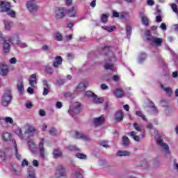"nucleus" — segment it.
Returning a JSON list of instances; mask_svg holds the SVG:
<instances>
[{
    "label": "nucleus",
    "mask_w": 178,
    "mask_h": 178,
    "mask_svg": "<svg viewBox=\"0 0 178 178\" xmlns=\"http://www.w3.org/2000/svg\"><path fill=\"white\" fill-rule=\"evenodd\" d=\"M120 79V77H119V76H118V75H114L113 76V81H119Z\"/></svg>",
    "instance_id": "obj_62"
},
{
    "label": "nucleus",
    "mask_w": 178,
    "mask_h": 178,
    "mask_svg": "<svg viewBox=\"0 0 178 178\" xmlns=\"http://www.w3.org/2000/svg\"><path fill=\"white\" fill-rule=\"evenodd\" d=\"M46 72L48 73L49 74H52L54 73V69L49 66H46Z\"/></svg>",
    "instance_id": "obj_44"
},
{
    "label": "nucleus",
    "mask_w": 178,
    "mask_h": 178,
    "mask_svg": "<svg viewBox=\"0 0 178 178\" xmlns=\"http://www.w3.org/2000/svg\"><path fill=\"white\" fill-rule=\"evenodd\" d=\"M12 149L10 147H6L5 152H1L0 154V162H3V161H6V156L8 155V152L11 151Z\"/></svg>",
    "instance_id": "obj_15"
},
{
    "label": "nucleus",
    "mask_w": 178,
    "mask_h": 178,
    "mask_svg": "<svg viewBox=\"0 0 178 178\" xmlns=\"http://www.w3.org/2000/svg\"><path fill=\"white\" fill-rule=\"evenodd\" d=\"M37 129L34 128V127L29 126L25 131L24 135H23V131H22V129H19L18 132V136H19L22 140H29V138H30V136H33V134H34V133H35Z\"/></svg>",
    "instance_id": "obj_3"
},
{
    "label": "nucleus",
    "mask_w": 178,
    "mask_h": 178,
    "mask_svg": "<svg viewBox=\"0 0 178 178\" xmlns=\"http://www.w3.org/2000/svg\"><path fill=\"white\" fill-rule=\"evenodd\" d=\"M0 41L3 42V49L4 54H9L10 51V42H12L10 38L6 40L4 38H2V36L0 35Z\"/></svg>",
    "instance_id": "obj_5"
},
{
    "label": "nucleus",
    "mask_w": 178,
    "mask_h": 178,
    "mask_svg": "<svg viewBox=\"0 0 178 178\" xmlns=\"http://www.w3.org/2000/svg\"><path fill=\"white\" fill-rule=\"evenodd\" d=\"M55 35H56V41H62V39L63 38V37L62 36V34H60V33L56 32Z\"/></svg>",
    "instance_id": "obj_39"
},
{
    "label": "nucleus",
    "mask_w": 178,
    "mask_h": 178,
    "mask_svg": "<svg viewBox=\"0 0 178 178\" xmlns=\"http://www.w3.org/2000/svg\"><path fill=\"white\" fill-rule=\"evenodd\" d=\"M85 97H88V98H94V97H95V94L93 93L91 91H86L84 94Z\"/></svg>",
    "instance_id": "obj_35"
},
{
    "label": "nucleus",
    "mask_w": 178,
    "mask_h": 178,
    "mask_svg": "<svg viewBox=\"0 0 178 178\" xmlns=\"http://www.w3.org/2000/svg\"><path fill=\"white\" fill-rule=\"evenodd\" d=\"M127 134L128 136H130L131 137H132V138H134L135 141H140V137L136 135V133L135 131L129 132Z\"/></svg>",
    "instance_id": "obj_31"
},
{
    "label": "nucleus",
    "mask_w": 178,
    "mask_h": 178,
    "mask_svg": "<svg viewBox=\"0 0 178 178\" xmlns=\"http://www.w3.org/2000/svg\"><path fill=\"white\" fill-rule=\"evenodd\" d=\"M111 48V46L108 44H105L104 47L102 48L103 51H105V49H108V55H113L111 51H109V49Z\"/></svg>",
    "instance_id": "obj_45"
},
{
    "label": "nucleus",
    "mask_w": 178,
    "mask_h": 178,
    "mask_svg": "<svg viewBox=\"0 0 178 178\" xmlns=\"http://www.w3.org/2000/svg\"><path fill=\"white\" fill-rule=\"evenodd\" d=\"M12 101V93L10 91L6 92L1 98V104L3 106H8Z\"/></svg>",
    "instance_id": "obj_4"
},
{
    "label": "nucleus",
    "mask_w": 178,
    "mask_h": 178,
    "mask_svg": "<svg viewBox=\"0 0 178 178\" xmlns=\"http://www.w3.org/2000/svg\"><path fill=\"white\" fill-rule=\"evenodd\" d=\"M10 2L0 1V12H6L10 17H16V13L10 9Z\"/></svg>",
    "instance_id": "obj_2"
},
{
    "label": "nucleus",
    "mask_w": 178,
    "mask_h": 178,
    "mask_svg": "<svg viewBox=\"0 0 178 178\" xmlns=\"http://www.w3.org/2000/svg\"><path fill=\"white\" fill-rule=\"evenodd\" d=\"M161 88H162V90H164L165 92H166L167 95H168V97H170L172 95V89L170 88H165V86H163V84H161L160 85Z\"/></svg>",
    "instance_id": "obj_28"
},
{
    "label": "nucleus",
    "mask_w": 178,
    "mask_h": 178,
    "mask_svg": "<svg viewBox=\"0 0 178 178\" xmlns=\"http://www.w3.org/2000/svg\"><path fill=\"white\" fill-rule=\"evenodd\" d=\"M49 93V88H43V95H48V94Z\"/></svg>",
    "instance_id": "obj_50"
},
{
    "label": "nucleus",
    "mask_w": 178,
    "mask_h": 178,
    "mask_svg": "<svg viewBox=\"0 0 178 178\" xmlns=\"http://www.w3.org/2000/svg\"><path fill=\"white\" fill-rule=\"evenodd\" d=\"M103 123H105V117L104 116V115L99 118H94L92 119V124L95 127L102 126Z\"/></svg>",
    "instance_id": "obj_7"
},
{
    "label": "nucleus",
    "mask_w": 178,
    "mask_h": 178,
    "mask_svg": "<svg viewBox=\"0 0 178 178\" xmlns=\"http://www.w3.org/2000/svg\"><path fill=\"white\" fill-rule=\"evenodd\" d=\"M22 166L24 168V166H29V161L26 159H24L22 162Z\"/></svg>",
    "instance_id": "obj_54"
},
{
    "label": "nucleus",
    "mask_w": 178,
    "mask_h": 178,
    "mask_svg": "<svg viewBox=\"0 0 178 178\" xmlns=\"http://www.w3.org/2000/svg\"><path fill=\"white\" fill-rule=\"evenodd\" d=\"M26 107L28 109H31L33 108V104H31V102H28L26 104Z\"/></svg>",
    "instance_id": "obj_60"
},
{
    "label": "nucleus",
    "mask_w": 178,
    "mask_h": 178,
    "mask_svg": "<svg viewBox=\"0 0 178 178\" xmlns=\"http://www.w3.org/2000/svg\"><path fill=\"white\" fill-rule=\"evenodd\" d=\"M56 178H66V172L65 171V168H63L61 165H58L56 168Z\"/></svg>",
    "instance_id": "obj_9"
},
{
    "label": "nucleus",
    "mask_w": 178,
    "mask_h": 178,
    "mask_svg": "<svg viewBox=\"0 0 178 178\" xmlns=\"http://www.w3.org/2000/svg\"><path fill=\"white\" fill-rule=\"evenodd\" d=\"M5 122L6 123H10V124H12V123H13V119L10 117H6L5 118Z\"/></svg>",
    "instance_id": "obj_48"
},
{
    "label": "nucleus",
    "mask_w": 178,
    "mask_h": 178,
    "mask_svg": "<svg viewBox=\"0 0 178 178\" xmlns=\"http://www.w3.org/2000/svg\"><path fill=\"white\" fill-rule=\"evenodd\" d=\"M63 62V58H62V56H56L55 60L53 63L54 67H55L56 69H58V67H59V66L62 65Z\"/></svg>",
    "instance_id": "obj_13"
},
{
    "label": "nucleus",
    "mask_w": 178,
    "mask_h": 178,
    "mask_svg": "<svg viewBox=\"0 0 178 178\" xmlns=\"http://www.w3.org/2000/svg\"><path fill=\"white\" fill-rule=\"evenodd\" d=\"M124 118V115L123 114V111L122 110H119L116 111L115 119L117 122H122L123 120V118Z\"/></svg>",
    "instance_id": "obj_16"
},
{
    "label": "nucleus",
    "mask_w": 178,
    "mask_h": 178,
    "mask_svg": "<svg viewBox=\"0 0 178 178\" xmlns=\"http://www.w3.org/2000/svg\"><path fill=\"white\" fill-rule=\"evenodd\" d=\"M87 88V86H86V83L81 82L77 86L76 90L78 91H86V89Z\"/></svg>",
    "instance_id": "obj_26"
},
{
    "label": "nucleus",
    "mask_w": 178,
    "mask_h": 178,
    "mask_svg": "<svg viewBox=\"0 0 178 178\" xmlns=\"http://www.w3.org/2000/svg\"><path fill=\"white\" fill-rule=\"evenodd\" d=\"M56 19H63L65 17V8L56 7L54 10Z\"/></svg>",
    "instance_id": "obj_6"
},
{
    "label": "nucleus",
    "mask_w": 178,
    "mask_h": 178,
    "mask_svg": "<svg viewBox=\"0 0 178 178\" xmlns=\"http://www.w3.org/2000/svg\"><path fill=\"white\" fill-rule=\"evenodd\" d=\"M17 88L21 94L24 91V85L23 84V79H19L17 84Z\"/></svg>",
    "instance_id": "obj_18"
},
{
    "label": "nucleus",
    "mask_w": 178,
    "mask_h": 178,
    "mask_svg": "<svg viewBox=\"0 0 178 178\" xmlns=\"http://www.w3.org/2000/svg\"><path fill=\"white\" fill-rule=\"evenodd\" d=\"M75 138H78V139L81 138L82 140H85L86 141H87L88 140V137H87V136H86L84 134L80 133L79 131L75 132Z\"/></svg>",
    "instance_id": "obj_21"
},
{
    "label": "nucleus",
    "mask_w": 178,
    "mask_h": 178,
    "mask_svg": "<svg viewBox=\"0 0 178 178\" xmlns=\"http://www.w3.org/2000/svg\"><path fill=\"white\" fill-rule=\"evenodd\" d=\"M76 157L79 159H87V155L83 154V153H77L76 154Z\"/></svg>",
    "instance_id": "obj_36"
},
{
    "label": "nucleus",
    "mask_w": 178,
    "mask_h": 178,
    "mask_svg": "<svg viewBox=\"0 0 178 178\" xmlns=\"http://www.w3.org/2000/svg\"><path fill=\"white\" fill-rule=\"evenodd\" d=\"M3 138H4L5 141H9L10 140V134L6 132L3 134Z\"/></svg>",
    "instance_id": "obj_38"
},
{
    "label": "nucleus",
    "mask_w": 178,
    "mask_h": 178,
    "mask_svg": "<svg viewBox=\"0 0 178 178\" xmlns=\"http://www.w3.org/2000/svg\"><path fill=\"white\" fill-rule=\"evenodd\" d=\"M76 13H77V10L74 7H72L67 11V15L69 17H76Z\"/></svg>",
    "instance_id": "obj_20"
},
{
    "label": "nucleus",
    "mask_w": 178,
    "mask_h": 178,
    "mask_svg": "<svg viewBox=\"0 0 178 178\" xmlns=\"http://www.w3.org/2000/svg\"><path fill=\"white\" fill-rule=\"evenodd\" d=\"M28 178H37L35 177V170L33 167L28 169Z\"/></svg>",
    "instance_id": "obj_23"
},
{
    "label": "nucleus",
    "mask_w": 178,
    "mask_h": 178,
    "mask_svg": "<svg viewBox=\"0 0 178 178\" xmlns=\"http://www.w3.org/2000/svg\"><path fill=\"white\" fill-rule=\"evenodd\" d=\"M14 149L15 151V158L18 160L20 161L22 159V156L20 154H19V149H17V144L16 143V141L14 142Z\"/></svg>",
    "instance_id": "obj_24"
},
{
    "label": "nucleus",
    "mask_w": 178,
    "mask_h": 178,
    "mask_svg": "<svg viewBox=\"0 0 178 178\" xmlns=\"http://www.w3.org/2000/svg\"><path fill=\"white\" fill-rule=\"evenodd\" d=\"M16 62H17V60L15 57L10 58V63H11V65H16Z\"/></svg>",
    "instance_id": "obj_52"
},
{
    "label": "nucleus",
    "mask_w": 178,
    "mask_h": 178,
    "mask_svg": "<svg viewBox=\"0 0 178 178\" xmlns=\"http://www.w3.org/2000/svg\"><path fill=\"white\" fill-rule=\"evenodd\" d=\"M114 95L117 97V98H123V96L124 95V91L120 88H116L113 91Z\"/></svg>",
    "instance_id": "obj_17"
},
{
    "label": "nucleus",
    "mask_w": 178,
    "mask_h": 178,
    "mask_svg": "<svg viewBox=\"0 0 178 178\" xmlns=\"http://www.w3.org/2000/svg\"><path fill=\"white\" fill-rule=\"evenodd\" d=\"M67 149H69V151H80L77 147H76V146L74 145H70L67 146Z\"/></svg>",
    "instance_id": "obj_40"
},
{
    "label": "nucleus",
    "mask_w": 178,
    "mask_h": 178,
    "mask_svg": "<svg viewBox=\"0 0 178 178\" xmlns=\"http://www.w3.org/2000/svg\"><path fill=\"white\" fill-rule=\"evenodd\" d=\"M63 153L62 151L59 150V149H54L53 151V156L55 159H58V158L62 157Z\"/></svg>",
    "instance_id": "obj_22"
},
{
    "label": "nucleus",
    "mask_w": 178,
    "mask_h": 178,
    "mask_svg": "<svg viewBox=\"0 0 178 178\" xmlns=\"http://www.w3.org/2000/svg\"><path fill=\"white\" fill-rule=\"evenodd\" d=\"M49 134L50 136H52L53 137H55L58 136V131L54 127H52L49 130Z\"/></svg>",
    "instance_id": "obj_32"
},
{
    "label": "nucleus",
    "mask_w": 178,
    "mask_h": 178,
    "mask_svg": "<svg viewBox=\"0 0 178 178\" xmlns=\"http://www.w3.org/2000/svg\"><path fill=\"white\" fill-rule=\"evenodd\" d=\"M33 166H35V168H38V166L40 165V163H38V161L33 160Z\"/></svg>",
    "instance_id": "obj_59"
},
{
    "label": "nucleus",
    "mask_w": 178,
    "mask_h": 178,
    "mask_svg": "<svg viewBox=\"0 0 178 178\" xmlns=\"http://www.w3.org/2000/svg\"><path fill=\"white\" fill-rule=\"evenodd\" d=\"M122 143L124 147H129V145H130V139H129V137L127 136H124L122 137Z\"/></svg>",
    "instance_id": "obj_27"
},
{
    "label": "nucleus",
    "mask_w": 178,
    "mask_h": 178,
    "mask_svg": "<svg viewBox=\"0 0 178 178\" xmlns=\"http://www.w3.org/2000/svg\"><path fill=\"white\" fill-rule=\"evenodd\" d=\"M43 86L44 88H49V85L48 84V81L47 80H43Z\"/></svg>",
    "instance_id": "obj_55"
},
{
    "label": "nucleus",
    "mask_w": 178,
    "mask_h": 178,
    "mask_svg": "<svg viewBox=\"0 0 178 178\" xmlns=\"http://www.w3.org/2000/svg\"><path fill=\"white\" fill-rule=\"evenodd\" d=\"M93 102L94 104H102L104 102V98L97 97V95H95V97H93Z\"/></svg>",
    "instance_id": "obj_29"
},
{
    "label": "nucleus",
    "mask_w": 178,
    "mask_h": 178,
    "mask_svg": "<svg viewBox=\"0 0 178 178\" xmlns=\"http://www.w3.org/2000/svg\"><path fill=\"white\" fill-rule=\"evenodd\" d=\"M99 144L104 148H106L108 147V142L105 140H101Z\"/></svg>",
    "instance_id": "obj_49"
},
{
    "label": "nucleus",
    "mask_w": 178,
    "mask_h": 178,
    "mask_svg": "<svg viewBox=\"0 0 178 178\" xmlns=\"http://www.w3.org/2000/svg\"><path fill=\"white\" fill-rule=\"evenodd\" d=\"M39 115H40V116H42V117L45 116V115H46L45 111H44L43 109H40L39 111Z\"/></svg>",
    "instance_id": "obj_57"
},
{
    "label": "nucleus",
    "mask_w": 178,
    "mask_h": 178,
    "mask_svg": "<svg viewBox=\"0 0 178 178\" xmlns=\"http://www.w3.org/2000/svg\"><path fill=\"white\" fill-rule=\"evenodd\" d=\"M140 16L141 17L143 24H144V26H149V19H148V17H147V15H145V13H144V12H140Z\"/></svg>",
    "instance_id": "obj_14"
},
{
    "label": "nucleus",
    "mask_w": 178,
    "mask_h": 178,
    "mask_svg": "<svg viewBox=\"0 0 178 178\" xmlns=\"http://www.w3.org/2000/svg\"><path fill=\"white\" fill-rule=\"evenodd\" d=\"M160 29H161V30H166L168 29V27L166 26V24L161 23V24L160 25Z\"/></svg>",
    "instance_id": "obj_58"
},
{
    "label": "nucleus",
    "mask_w": 178,
    "mask_h": 178,
    "mask_svg": "<svg viewBox=\"0 0 178 178\" xmlns=\"http://www.w3.org/2000/svg\"><path fill=\"white\" fill-rule=\"evenodd\" d=\"M129 155H130V152H127V151L119 150L117 152V156H129Z\"/></svg>",
    "instance_id": "obj_30"
},
{
    "label": "nucleus",
    "mask_w": 178,
    "mask_h": 178,
    "mask_svg": "<svg viewBox=\"0 0 178 178\" xmlns=\"http://www.w3.org/2000/svg\"><path fill=\"white\" fill-rule=\"evenodd\" d=\"M63 105H62V102H57L56 103V108L58 109H60V108H62Z\"/></svg>",
    "instance_id": "obj_63"
},
{
    "label": "nucleus",
    "mask_w": 178,
    "mask_h": 178,
    "mask_svg": "<svg viewBox=\"0 0 178 178\" xmlns=\"http://www.w3.org/2000/svg\"><path fill=\"white\" fill-rule=\"evenodd\" d=\"M127 35L128 38H130V36L131 35V27L127 26Z\"/></svg>",
    "instance_id": "obj_46"
},
{
    "label": "nucleus",
    "mask_w": 178,
    "mask_h": 178,
    "mask_svg": "<svg viewBox=\"0 0 178 178\" xmlns=\"http://www.w3.org/2000/svg\"><path fill=\"white\" fill-rule=\"evenodd\" d=\"M143 126L138 124L137 122L134 123V129L136 130V131H143Z\"/></svg>",
    "instance_id": "obj_34"
},
{
    "label": "nucleus",
    "mask_w": 178,
    "mask_h": 178,
    "mask_svg": "<svg viewBox=\"0 0 178 178\" xmlns=\"http://www.w3.org/2000/svg\"><path fill=\"white\" fill-rule=\"evenodd\" d=\"M8 73H9V67L6 64H0L1 76H8Z\"/></svg>",
    "instance_id": "obj_12"
},
{
    "label": "nucleus",
    "mask_w": 178,
    "mask_h": 178,
    "mask_svg": "<svg viewBox=\"0 0 178 178\" xmlns=\"http://www.w3.org/2000/svg\"><path fill=\"white\" fill-rule=\"evenodd\" d=\"M27 92L29 94H33L34 93V89H33L31 87H29L27 88Z\"/></svg>",
    "instance_id": "obj_61"
},
{
    "label": "nucleus",
    "mask_w": 178,
    "mask_h": 178,
    "mask_svg": "<svg viewBox=\"0 0 178 178\" xmlns=\"http://www.w3.org/2000/svg\"><path fill=\"white\" fill-rule=\"evenodd\" d=\"M29 84L30 86L34 88V86H35V84H37V74H33L32 75H31V79L29 80Z\"/></svg>",
    "instance_id": "obj_19"
},
{
    "label": "nucleus",
    "mask_w": 178,
    "mask_h": 178,
    "mask_svg": "<svg viewBox=\"0 0 178 178\" xmlns=\"http://www.w3.org/2000/svg\"><path fill=\"white\" fill-rule=\"evenodd\" d=\"M171 8H172V10L177 13V5H176V3H173V4H172Z\"/></svg>",
    "instance_id": "obj_53"
},
{
    "label": "nucleus",
    "mask_w": 178,
    "mask_h": 178,
    "mask_svg": "<svg viewBox=\"0 0 178 178\" xmlns=\"http://www.w3.org/2000/svg\"><path fill=\"white\" fill-rule=\"evenodd\" d=\"M156 22L157 23H161V22H162V17L161 15H157L156 17Z\"/></svg>",
    "instance_id": "obj_56"
},
{
    "label": "nucleus",
    "mask_w": 178,
    "mask_h": 178,
    "mask_svg": "<svg viewBox=\"0 0 178 178\" xmlns=\"http://www.w3.org/2000/svg\"><path fill=\"white\" fill-rule=\"evenodd\" d=\"M28 145L29 147V149H34L35 148V143L33 141H29Z\"/></svg>",
    "instance_id": "obj_43"
},
{
    "label": "nucleus",
    "mask_w": 178,
    "mask_h": 178,
    "mask_svg": "<svg viewBox=\"0 0 178 178\" xmlns=\"http://www.w3.org/2000/svg\"><path fill=\"white\" fill-rule=\"evenodd\" d=\"M146 40L152 47H161L163 44V40L160 38H155L151 35L149 31L145 32Z\"/></svg>",
    "instance_id": "obj_1"
},
{
    "label": "nucleus",
    "mask_w": 178,
    "mask_h": 178,
    "mask_svg": "<svg viewBox=\"0 0 178 178\" xmlns=\"http://www.w3.org/2000/svg\"><path fill=\"white\" fill-rule=\"evenodd\" d=\"M80 106H81V104L76 102L72 111L74 112V113H79L81 112Z\"/></svg>",
    "instance_id": "obj_25"
},
{
    "label": "nucleus",
    "mask_w": 178,
    "mask_h": 178,
    "mask_svg": "<svg viewBox=\"0 0 178 178\" xmlns=\"http://www.w3.org/2000/svg\"><path fill=\"white\" fill-rule=\"evenodd\" d=\"M34 1L35 0H30L26 3L27 9H29L30 12H35V10L38 9V6H37Z\"/></svg>",
    "instance_id": "obj_11"
},
{
    "label": "nucleus",
    "mask_w": 178,
    "mask_h": 178,
    "mask_svg": "<svg viewBox=\"0 0 178 178\" xmlns=\"http://www.w3.org/2000/svg\"><path fill=\"white\" fill-rule=\"evenodd\" d=\"M17 44L21 47V48H27V44L22 43L20 40H17Z\"/></svg>",
    "instance_id": "obj_47"
},
{
    "label": "nucleus",
    "mask_w": 178,
    "mask_h": 178,
    "mask_svg": "<svg viewBox=\"0 0 178 178\" xmlns=\"http://www.w3.org/2000/svg\"><path fill=\"white\" fill-rule=\"evenodd\" d=\"M105 70H113V65L106 64L104 66Z\"/></svg>",
    "instance_id": "obj_41"
},
{
    "label": "nucleus",
    "mask_w": 178,
    "mask_h": 178,
    "mask_svg": "<svg viewBox=\"0 0 178 178\" xmlns=\"http://www.w3.org/2000/svg\"><path fill=\"white\" fill-rule=\"evenodd\" d=\"M136 116H138V118H141L143 120L147 121V118H145V115L143 114L142 111H136Z\"/></svg>",
    "instance_id": "obj_33"
},
{
    "label": "nucleus",
    "mask_w": 178,
    "mask_h": 178,
    "mask_svg": "<svg viewBox=\"0 0 178 178\" xmlns=\"http://www.w3.org/2000/svg\"><path fill=\"white\" fill-rule=\"evenodd\" d=\"M44 141H45V139L42 138L38 145V150L40 152V158H45V148H44Z\"/></svg>",
    "instance_id": "obj_10"
},
{
    "label": "nucleus",
    "mask_w": 178,
    "mask_h": 178,
    "mask_svg": "<svg viewBox=\"0 0 178 178\" xmlns=\"http://www.w3.org/2000/svg\"><path fill=\"white\" fill-rule=\"evenodd\" d=\"M4 26L6 30H10V22H9V21L4 20Z\"/></svg>",
    "instance_id": "obj_42"
},
{
    "label": "nucleus",
    "mask_w": 178,
    "mask_h": 178,
    "mask_svg": "<svg viewBox=\"0 0 178 178\" xmlns=\"http://www.w3.org/2000/svg\"><path fill=\"white\" fill-rule=\"evenodd\" d=\"M108 15L106 14H102L101 17V21L102 23H108Z\"/></svg>",
    "instance_id": "obj_37"
},
{
    "label": "nucleus",
    "mask_w": 178,
    "mask_h": 178,
    "mask_svg": "<svg viewBox=\"0 0 178 178\" xmlns=\"http://www.w3.org/2000/svg\"><path fill=\"white\" fill-rule=\"evenodd\" d=\"M75 177L76 178H84V177L82 175V174L80 173V172H79V171H76L75 172Z\"/></svg>",
    "instance_id": "obj_51"
},
{
    "label": "nucleus",
    "mask_w": 178,
    "mask_h": 178,
    "mask_svg": "<svg viewBox=\"0 0 178 178\" xmlns=\"http://www.w3.org/2000/svg\"><path fill=\"white\" fill-rule=\"evenodd\" d=\"M113 17H119V13L115 11V10H113Z\"/></svg>",
    "instance_id": "obj_64"
},
{
    "label": "nucleus",
    "mask_w": 178,
    "mask_h": 178,
    "mask_svg": "<svg viewBox=\"0 0 178 178\" xmlns=\"http://www.w3.org/2000/svg\"><path fill=\"white\" fill-rule=\"evenodd\" d=\"M156 143L159 145V147L163 148L166 154H170V152H169V145L163 143V138H162V136H159L156 140Z\"/></svg>",
    "instance_id": "obj_8"
}]
</instances>
